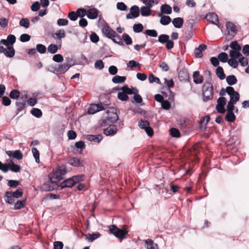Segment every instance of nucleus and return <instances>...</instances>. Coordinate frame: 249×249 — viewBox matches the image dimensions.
<instances>
[{"label": "nucleus", "instance_id": "c03bdc74", "mask_svg": "<svg viewBox=\"0 0 249 249\" xmlns=\"http://www.w3.org/2000/svg\"><path fill=\"white\" fill-rule=\"evenodd\" d=\"M25 101L22 100V101H19L16 102V106L17 110L19 112L21 111L25 107Z\"/></svg>", "mask_w": 249, "mask_h": 249}, {"label": "nucleus", "instance_id": "a878e982", "mask_svg": "<svg viewBox=\"0 0 249 249\" xmlns=\"http://www.w3.org/2000/svg\"><path fill=\"white\" fill-rule=\"evenodd\" d=\"M216 74L217 77L221 80H223L226 77L223 69L220 66H218L217 67L216 69Z\"/></svg>", "mask_w": 249, "mask_h": 249}, {"label": "nucleus", "instance_id": "09e8293b", "mask_svg": "<svg viewBox=\"0 0 249 249\" xmlns=\"http://www.w3.org/2000/svg\"><path fill=\"white\" fill-rule=\"evenodd\" d=\"M22 158L23 155L20 150H17L14 151L13 158L20 160H21Z\"/></svg>", "mask_w": 249, "mask_h": 249}, {"label": "nucleus", "instance_id": "1a4fd4ad", "mask_svg": "<svg viewBox=\"0 0 249 249\" xmlns=\"http://www.w3.org/2000/svg\"><path fill=\"white\" fill-rule=\"evenodd\" d=\"M227 36H229L231 38L233 37L237 33L236 26L232 22L228 21L226 23Z\"/></svg>", "mask_w": 249, "mask_h": 249}, {"label": "nucleus", "instance_id": "412c9836", "mask_svg": "<svg viewBox=\"0 0 249 249\" xmlns=\"http://www.w3.org/2000/svg\"><path fill=\"white\" fill-rule=\"evenodd\" d=\"M15 53V51L12 46H9L6 49L5 48L4 54L6 56L11 58L14 56Z\"/></svg>", "mask_w": 249, "mask_h": 249}, {"label": "nucleus", "instance_id": "f3484780", "mask_svg": "<svg viewBox=\"0 0 249 249\" xmlns=\"http://www.w3.org/2000/svg\"><path fill=\"white\" fill-rule=\"evenodd\" d=\"M68 163L71 166L74 167L83 166V162L82 160H80L78 158H72L70 159L68 161Z\"/></svg>", "mask_w": 249, "mask_h": 249}, {"label": "nucleus", "instance_id": "aec40b11", "mask_svg": "<svg viewBox=\"0 0 249 249\" xmlns=\"http://www.w3.org/2000/svg\"><path fill=\"white\" fill-rule=\"evenodd\" d=\"M183 19L181 18H176L172 20V23L174 27L177 28H180L183 24Z\"/></svg>", "mask_w": 249, "mask_h": 249}, {"label": "nucleus", "instance_id": "052dcab7", "mask_svg": "<svg viewBox=\"0 0 249 249\" xmlns=\"http://www.w3.org/2000/svg\"><path fill=\"white\" fill-rule=\"evenodd\" d=\"M12 194L13 197L18 198L22 196L23 192L22 189H18L14 192L12 193Z\"/></svg>", "mask_w": 249, "mask_h": 249}, {"label": "nucleus", "instance_id": "0eeeda50", "mask_svg": "<svg viewBox=\"0 0 249 249\" xmlns=\"http://www.w3.org/2000/svg\"><path fill=\"white\" fill-rule=\"evenodd\" d=\"M226 92L230 96V100L232 102L236 103L239 101L240 98V95L238 92L234 90L233 87L228 86L226 88Z\"/></svg>", "mask_w": 249, "mask_h": 249}, {"label": "nucleus", "instance_id": "6ab92c4d", "mask_svg": "<svg viewBox=\"0 0 249 249\" xmlns=\"http://www.w3.org/2000/svg\"><path fill=\"white\" fill-rule=\"evenodd\" d=\"M120 89L124 91L126 95L137 93L138 92V90L137 88H133L132 89H130L126 86H123Z\"/></svg>", "mask_w": 249, "mask_h": 249}, {"label": "nucleus", "instance_id": "4be33fe9", "mask_svg": "<svg viewBox=\"0 0 249 249\" xmlns=\"http://www.w3.org/2000/svg\"><path fill=\"white\" fill-rule=\"evenodd\" d=\"M145 242L146 245L147 249H159L157 244L154 243L152 240H146Z\"/></svg>", "mask_w": 249, "mask_h": 249}, {"label": "nucleus", "instance_id": "864d4df0", "mask_svg": "<svg viewBox=\"0 0 249 249\" xmlns=\"http://www.w3.org/2000/svg\"><path fill=\"white\" fill-rule=\"evenodd\" d=\"M143 28V27L141 23L135 24L133 27V31L135 33H140L142 32V31Z\"/></svg>", "mask_w": 249, "mask_h": 249}, {"label": "nucleus", "instance_id": "0e129e2a", "mask_svg": "<svg viewBox=\"0 0 249 249\" xmlns=\"http://www.w3.org/2000/svg\"><path fill=\"white\" fill-rule=\"evenodd\" d=\"M19 184V182L16 180H10L8 182V185L11 187L16 188Z\"/></svg>", "mask_w": 249, "mask_h": 249}, {"label": "nucleus", "instance_id": "6e6d98bb", "mask_svg": "<svg viewBox=\"0 0 249 249\" xmlns=\"http://www.w3.org/2000/svg\"><path fill=\"white\" fill-rule=\"evenodd\" d=\"M227 62L229 65L233 68H236L238 66V62L235 59L231 58Z\"/></svg>", "mask_w": 249, "mask_h": 249}, {"label": "nucleus", "instance_id": "774afa93", "mask_svg": "<svg viewBox=\"0 0 249 249\" xmlns=\"http://www.w3.org/2000/svg\"><path fill=\"white\" fill-rule=\"evenodd\" d=\"M54 249H62L63 247V244L61 241H55L53 243Z\"/></svg>", "mask_w": 249, "mask_h": 249}, {"label": "nucleus", "instance_id": "3c124183", "mask_svg": "<svg viewBox=\"0 0 249 249\" xmlns=\"http://www.w3.org/2000/svg\"><path fill=\"white\" fill-rule=\"evenodd\" d=\"M118 98L122 101H125L128 99V96L124 91L118 93Z\"/></svg>", "mask_w": 249, "mask_h": 249}, {"label": "nucleus", "instance_id": "e433bc0d", "mask_svg": "<svg viewBox=\"0 0 249 249\" xmlns=\"http://www.w3.org/2000/svg\"><path fill=\"white\" fill-rule=\"evenodd\" d=\"M31 113L36 118H39L42 115L41 110L37 108H33L31 111Z\"/></svg>", "mask_w": 249, "mask_h": 249}, {"label": "nucleus", "instance_id": "423d86ee", "mask_svg": "<svg viewBox=\"0 0 249 249\" xmlns=\"http://www.w3.org/2000/svg\"><path fill=\"white\" fill-rule=\"evenodd\" d=\"M109 231L116 237L119 239L124 238L127 233L125 230L118 228L115 225H112L109 226Z\"/></svg>", "mask_w": 249, "mask_h": 249}, {"label": "nucleus", "instance_id": "393cba45", "mask_svg": "<svg viewBox=\"0 0 249 249\" xmlns=\"http://www.w3.org/2000/svg\"><path fill=\"white\" fill-rule=\"evenodd\" d=\"M194 82L196 84H200L203 81V78L202 76H199V71H196L194 72L193 75Z\"/></svg>", "mask_w": 249, "mask_h": 249}, {"label": "nucleus", "instance_id": "c756f323", "mask_svg": "<svg viewBox=\"0 0 249 249\" xmlns=\"http://www.w3.org/2000/svg\"><path fill=\"white\" fill-rule=\"evenodd\" d=\"M126 77L125 76L116 75L112 78V81L114 83H124Z\"/></svg>", "mask_w": 249, "mask_h": 249}, {"label": "nucleus", "instance_id": "4c0bfd02", "mask_svg": "<svg viewBox=\"0 0 249 249\" xmlns=\"http://www.w3.org/2000/svg\"><path fill=\"white\" fill-rule=\"evenodd\" d=\"M148 81L150 83L156 82L159 84H161V82L158 77H155L153 74H150L148 76Z\"/></svg>", "mask_w": 249, "mask_h": 249}, {"label": "nucleus", "instance_id": "6e6552de", "mask_svg": "<svg viewBox=\"0 0 249 249\" xmlns=\"http://www.w3.org/2000/svg\"><path fill=\"white\" fill-rule=\"evenodd\" d=\"M138 125L142 129L145 130V132L147 135L149 137H151L153 135V129L149 126V123L146 120H141L139 122Z\"/></svg>", "mask_w": 249, "mask_h": 249}, {"label": "nucleus", "instance_id": "a211bd4d", "mask_svg": "<svg viewBox=\"0 0 249 249\" xmlns=\"http://www.w3.org/2000/svg\"><path fill=\"white\" fill-rule=\"evenodd\" d=\"M87 16L90 19H95L98 16V11L95 8L89 9L87 11Z\"/></svg>", "mask_w": 249, "mask_h": 249}, {"label": "nucleus", "instance_id": "72a5a7b5", "mask_svg": "<svg viewBox=\"0 0 249 249\" xmlns=\"http://www.w3.org/2000/svg\"><path fill=\"white\" fill-rule=\"evenodd\" d=\"M14 197L12 196V193L7 192L4 196L5 201L9 204L12 203L14 201Z\"/></svg>", "mask_w": 249, "mask_h": 249}, {"label": "nucleus", "instance_id": "9d476101", "mask_svg": "<svg viewBox=\"0 0 249 249\" xmlns=\"http://www.w3.org/2000/svg\"><path fill=\"white\" fill-rule=\"evenodd\" d=\"M107 114H108L107 120L111 123H115L119 119V116L117 113V109L115 107H110L107 111Z\"/></svg>", "mask_w": 249, "mask_h": 249}, {"label": "nucleus", "instance_id": "7ed1b4c3", "mask_svg": "<svg viewBox=\"0 0 249 249\" xmlns=\"http://www.w3.org/2000/svg\"><path fill=\"white\" fill-rule=\"evenodd\" d=\"M203 100L207 102L213 98V86L210 83H205L202 87Z\"/></svg>", "mask_w": 249, "mask_h": 249}, {"label": "nucleus", "instance_id": "a18cd8bd", "mask_svg": "<svg viewBox=\"0 0 249 249\" xmlns=\"http://www.w3.org/2000/svg\"><path fill=\"white\" fill-rule=\"evenodd\" d=\"M25 204V200L22 201H18L14 205V208L16 210H19L24 207Z\"/></svg>", "mask_w": 249, "mask_h": 249}, {"label": "nucleus", "instance_id": "ea45409f", "mask_svg": "<svg viewBox=\"0 0 249 249\" xmlns=\"http://www.w3.org/2000/svg\"><path fill=\"white\" fill-rule=\"evenodd\" d=\"M218 59L222 62L228 61V55L226 53H220L218 55Z\"/></svg>", "mask_w": 249, "mask_h": 249}, {"label": "nucleus", "instance_id": "e2e57ef3", "mask_svg": "<svg viewBox=\"0 0 249 249\" xmlns=\"http://www.w3.org/2000/svg\"><path fill=\"white\" fill-rule=\"evenodd\" d=\"M31 36L27 34H22L20 36V40L22 42H27L30 40Z\"/></svg>", "mask_w": 249, "mask_h": 249}, {"label": "nucleus", "instance_id": "5701e85b", "mask_svg": "<svg viewBox=\"0 0 249 249\" xmlns=\"http://www.w3.org/2000/svg\"><path fill=\"white\" fill-rule=\"evenodd\" d=\"M67 173L66 167L65 165L59 166L58 169L53 175H58L62 177L63 179V176L65 175Z\"/></svg>", "mask_w": 249, "mask_h": 249}, {"label": "nucleus", "instance_id": "20e7f679", "mask_svg": "<svg viewBox=\"0 0 249 249\" xmlns=\"http://www.w3.org/2000/svg\"><path fill=\"white\" fill-rule=\"evenodd\" d=\"M83 175H77L73 176L65 180L60 185V189H63L64 188L72 187L75 184L82 180Z\"/></svg>", "mask_w": 249, "mask_h": 249}, {"label": "nucleus", "instance_id": "49530a36", "mask_svg": "<svg viewBox=\"0 0 249 249\" xmlns=\"http://www.w3.org/2000/svg\"><path fill=\"white\" fill-rule=\"evenodd\" d=\"M122 37L126 45H131L132 44V39L128 34L124 33Z\"/></svg>", "mask_w": 249, "mask_h": 249}, {"label": "nucleus", "instance_id": "bb28decb", "mask_svg": "<svg viewBox=\"0 0 249 249\" xmlns=\"http://www.w3.org/2000/svg\"><path fill=\"white\" fill-rule=\"evenodd\" d=\"M150 7L148 6H142L140 10L142 16L147 17L150 15Z\"/></svg>", "mask_w": 249, "mask_h": 249}, {"label": "nucleus", "instance_id": "c9c22d12", "mask_svg": "<svg viewBox=\"0 0 249 249\" xmlns=\"http://www.w3.org/2000/svg\"><path fill=\"white\" fill-rule=\"evenodd\" d=\"M236 119V117L233 111H227L226 115V119L229 122H233Z\"/></svg>", "mask_w": 249, "mask_h": 249}, {"label": "nucleus", "instance_id": "473e14b6", "mask_svg": "<svg viewBox=\"0 0 249 249\" xmlns=\"http://www.w3.org/2000/svg\"><path fill=\"white\" fill-rule=\"evenodd\" d=\"M100 235H101L99 232H96L92 234H88L86 235V239L90 242H92L94 240L99 238Z\"/></svg>", "mask_w": 249, "mask_h": 249}, {"label": "nucleus", "instance_id": "a19ab883", "mask_svg": "<svg viewBox=\"0 0 249 249\" xmlns=\"http://www.w3.org/2000/svg\"><path fill=\"white\" fill-rule=\"evenodd\" d=\"M230 46L234 51H239L241 50V47L238 44L236 41H232L231 43Z\"/></svg>", "mask_w": 249, "mask_h": 249}, {"label": "nucleus", "instance_id": "cd10ccee", "mask_svg": "<svg viewBox=\"0 0 249 249\" xmlns=\"http://www.w3.org/2000/svg\"><path fill=\"white\" fill-rule=\"evenodd\" d=\"M237 79L234 75H231L226 77V81L228 85H233L237 83Z\"/></svg>", "mask_w": 249, "mask_h": 249}, {"label": "nucleus", "instance_id": "f257e3e1", "mask_svg": "<svg viewBox=\"0 0 249 249\" xmlns=\"http://www.w3.org/2000/svg\"><path fill=\"white\" fill-rule=\"evenodd\" d=\"M62 179V177L58 175H51L49 180L44 183L43 189L46 191H51L60 188L57 182Z\"/></svg>", "mask_w": 249, "mask_h": 249}, {"label": "nucleus", "instance_id": "de8ad7c7", "mask_svg": "<svg viewBox=\"0 0 249 249\" xmlns=\"http://www.w3.org/2000/svg\"><path fill=\"white\" fill-rule=\"evenodd\" d=\"M32 153L33 154L34 157L36 160V161L37 163L39 162V151L36 148H32Z\"/></svg>", "mask_w": 249, "mask_h": 249}, {"label": "nucleus", "instance_id": "69168bd1", "mask_svg": "<svg viewBox=\"0 0 249 249\" xmlns=\"http://www.w3.org/2000/svg\"><path fill=\"white\" fill-rule=\"evenodd\" d=\"M53 60L56 62H61L63 60V57L60 54H56L53 56Z\"/></svg>", "mask_w": 249, "mask_h": 249}, {"label": "nucleus", "instance_id": "dca6fc26", "mask_svg": "<svg viewBox=\"0 0 249 249\" xmlns=\"http://www.w3.org/2000/svg\"><path fill=\"white\" fill-rule=\"evenodd\" d=\"M103 136L102 135H90L89 134L86 136V139L90 142H93L97 143H99L102 140Z\"/></svg>", "mask_w": 249, "mask_h": 249}, {"label": "nucleus", "instance_id": "c85d7f7f", "mask_svg": "<svg viewBox=\"0 0 249 249\" xmlns=\"http://www.w3.org/2000/svg\"><path fill=\"white\" fill-rule=\"evenodd\" d=\"M117 130L114 126L107 127L104 130V134L107 136L112 135L116 133Z\"/></svg>", "mask_w": 249, "mask_h": 249}, {"label": "nucleus", "instance_id": "b1692460", "mask_svg": "<svg viewBox=\"0 0 249 249\" xmlns=\"http://www.w3.org/2000/svg\"><path fill=\"white\" fill-rule=\"evenodd\" d=\"M160 11L165 14H170L172 13V7L168 4H164L161 6Z\"/></svg>", "mask_w": 249, "mask_h": 249}, {"label": "nucleus", "instance_id": "37998d69", "mask_svg": "<svg viewBox=\"0 0 249 249\" xmlns=\"http://www.w3.org/2000/svg\"><path fill=\"white\" fill-rule=\"evenodd\" d=\"M58 47L56 45L51 44L48 47V51L51 53H55L58 51Z\"/></svg>", "mask_w": 249, "mask_h": 249}, {"label": "nucleus", "instance_id": "bf43d9fd", "mask_svg": "<svg viewBox=\"0 0 249 249\" xmlns=\"http://www.w3.org/2000/svg\"><path fill=\"white\" fill-rule=\"evenodd\" d=\"M238 61L243 67H245L248 64V59L244 57L242 55V56L240 57L238 59Z\"/></svg>", "mask_w": 249, "mask_h": 249}, {"label": "nucleus", "instance_id": "8fccbe9b", "mask_svg": "<svg viewBox=\"0 0 249 249\" xmlns=\"http://www.w3.org/2000/svg\"><path fill=\"white\" fill-rule=\"evenodd\" d=\"M36 50L40 53H44L46 51V47L41 44H38L36 45Z\"/></svg>", "mask_w": 249, "mask_h": 249}, {"label": "nucleus", "instance_id": "f704fd0d", "mask_svg": "<svg viewBox=\"0 0 249 249\" xmlns=\"http://www.w3.org/2000/svg\"><path fill=\"white\" fill-rule=\"evenodd\" d=\"M171 21V18L169 16H163L160 20V23L163 25H167Z\"/></svg>", "mask_w": 249, "mask_h": 249}, {"label": "nucleus", "instance_id": "39448f33", "mask_svg": "<svg viewBox=\"0 0 249 249\" xmlns=\"http://www.w3.org/2000/svg\"><path fill=\"white\" fill-rule=\"evenodd\" d=\"M20 166L15 164L14 162H9L8 163H2L0 161V170L4 173H6L9 170L11 171L18 173L20 171Z\"/></svg>", "mask_w": 249, "mask_h": 249}, {"label": "nucleus", "instance_id": "2eb2a0df", "mask_svg": "<svg viewBox=\"0 0 249 249\" xmlns=\"http://www.w3.org/2000/svg\"><path fill=\"white\" fill-rule=\"evenodd\" d=\"M206 19L210 22L217 25L219 23L217 15L214 13H210L205 17Z\"/></svg>", "mask_w": 249, "mask_h": 249}, {"label": "nucleus", "instance_id": "79ce46f5", "mask_svg": "<svg viewBox=\"0 0 249 249\" xmlns=\"http://www.w3.org/2000/svg\"><path fill=\"white\" fill-rule=\"evenodd\" d=\"M19 25L24 27L25 28H28L30 25L29 20L27 18H22L19 21Z\"/></svg>", "mask_w": 249, "mask_h": 249}, {"label": "nucleus", "instance_id": "ddd939ff", "mask_svg": "<svg viewBox=\"0 0 249 249\" xmlns=\"http://www.w3.org/2000/svg\"><path fill=\"white\" fill-rule=\"evenodd\" d=\"M105 109L102 104H92L91 105L88 110V113L93 114L97 112Z\"/></svg>", "mask_w": 249, "mask_h": 249}, {"label": "nucleus", "instance_id": "603ef678", "mask_svg": "<svg viewBox=\"0 0 249 249\" xmlns=\"http://www.w3.org/2000/svg\"><path fill=\"white\" fill-rule=\"evenodd\" d=\"M169 39V36L165 34L159 36L158 41L161 43H165Z\"/></svg>", "mask_w": 249, "mask_h": 249}, {"label": "nucleus", "instance_id": "f03ea898", "mask_svg": "<svg viewBox=\"0 0 249 249\" xmlns=\"http://www.w3.org/2000/svg\"><path fill=\"white\" fill-rule=\"evenodd\" d=\"M103 34L107 37L118 44H123L121 36L113 31L108 25H105L102 29Z\"/></svg>", "mask_w": 249, "mask_h": 249}, {"label": "nucleus", "instance_id": "338daca9", "mask_svg": "<svg viewBox=\"0 0 249 249\" xmlns=\"http://www.w3.org/2000/svg\"><path fill=\"white\" fill-rule=\"evenodd\" d=\"M68 18L72 21H75L78 18L77 14L76 12L71 11L69 13Z\"/></svg>", "mask_w": 249, "mask_h": 249}, {"label": "nucleus", "instance_id": "13d9d810", "mask_svg": "<svg viewBox=\"0 0 249 249\" xmlns=\"http://www.w3.org/2000/svg\"><path fill=\"white\" fill-rule=\"evenodd\" d=\"M7 41L10 46H12L15 42L16 38L13 35H9L7 37Z\"/></svg>", "mask_w": 249, "mask_h": 249}, {"label": "nucleus", "instance_id": "9b49d317", "mask_svg": "<svg viewBox=\"0 0 249 249\" xmlns=\"http://www.w3.org/2000/svg\"><path fill=\"white\" fill-rule=\"evenodd\" d=\"M140 15V9L138 6L134 5L130 9V13L126 16L127 19H133L138 17Z\"/></svg>", "mask_w": 249, "mask_h": 249}, {"label": "nucleus", "instance_id": "680f3d73", "mask_svg": "<svg viewBox=\"0 0 249 249\" xmlns=\"http://www.w3.org/2000/svg\"><path fill=\"white\" fill-rule=\"evenodd\" d=\"M94 66L96 69L102 70L104 67V64L101 60H98L95 62Z\"/></svg>", "mask_w": 249, "mask_h": 249}, {"label": "nucleus", "instance_id": "f8f14e48", "mask_svg": "<svg viewBox=\"0 0 249 249\" xmlns=\"http://www.w3.org/2000/svg\"><path fill=\"white\" fill-rule=\"evenodd\" d=\"M52 36L56 40H58V41H57V42L59 44V47L60 48L62 43L61 39L65 38L66 36L65 31L63 29H60L59 30H58L52 35Z\"/></svg>", "mask_w": 249, "mask_h": 249}, {"label": "nucleus", "instance_id": "7c9ffc66", "mask_svg": "<svg viewBox=\"0 0 249 249\" xmlns=\"http://www.w3.org/2000/svg\"><path fill=\"white\" fill-rule=\"evenodd\" d=\"M178 77L180 80L186 81L189 78V74L186 71L182 70L179 72Z\"/></svg>", "mask_w": 249, "mask_h": 249}, {"label": "nucleus", "instance_id": "58836bf2", "mask_svg": "<svg viewBox=\"0 0 249 249\" xmlns=\"http://www.w3.org/2000/svg\"><path fill=\"white\" fill-rule=\"evenodd\" d=\"M20 96V92L17 89L12 90L9 94V96L13 99H17Z\"/></svg>", "mask_w": 249, "mask_h": 249}, {"label": "nucleus", "instance_id": "4468645a", "mask_svg": "<svg viewBox=\"0 0 249 249\" xmlns=\"http://www.w3.org/2000/svg\"><path fill=\"white\" fill-rule=\"evenodd\" d=\"M70 67L71 65L68 63H64L62 65H59L55 68L54 73L56 74L64 73Z\"/></svg>", "mask_w": 249, "mask_h": 249}, {"label": "nucleus", "instance_id": "2f4dec72", "mask_svg": "<svg viewBox=\"0 0 249 249\" xmlns=\"http://www.w3.org/2000/svg\"><path fill=\"white\" fill-rule=\"evenodd\" d=\"M230 56L232 59H239L242 56V54L237 51L231 50L229 53Z\"/></svg>", "mask_w": 249, "mask_h": 249}, {"label": "nucleus", "instance_id": "4d7b16f0", "mask_svg": "<svg viewBox=\"0 0 249 249\" xmlns=\"http://www.w3.org/2000/svg\"><path fill=\"white\" fill-rule=\"evenodd\" d=\"M87 11L83 8H78L76 11L77 16L83 18L87 15Z\"/></svg>", "mask_w": 249, "mask_h": 249}, {"label": "nucleus", "instance_id": "5fc2aeb1", "mask_svg": "<svg viewBox=\"0 0 249 249\" xmlns=\"http://www.w3.org/2000/svg\"><path fill=\"white\" fill-rule=\"evenodd\" d=\"M145 34L152 37H157L158 36L157 32L155 30H146Z\"/></svg>", "mask_w": 249, "mask_h": 249}]
</instances>
